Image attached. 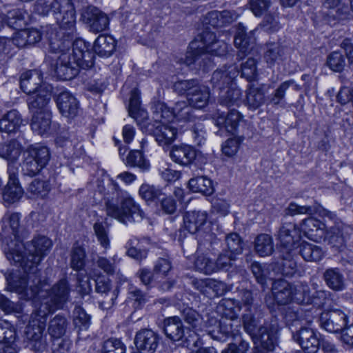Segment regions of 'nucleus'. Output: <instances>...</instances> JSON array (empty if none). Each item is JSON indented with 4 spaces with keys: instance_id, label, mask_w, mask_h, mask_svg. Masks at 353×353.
<instances>
[{
    "instance_id": "62",
    "label": "nucleus",
    "mask_w": 353,
    "mask_h": 353,
    "mask_svg": "<svg viewBox=\"0 0 353 353\" xmlns=\"http://www.w3.org/2000/svg\"><path fill=\"white\" fill-rule=\"evenodd\" d=\"M236 260V256L223 250L214 261L216 272L221 270H228L234 265Z\"/></svg>"
},
{
    "instance_id": "6",
    "label": "nucleus",
    "mask_w": 353,
    "mask_h": 353,
    "mask_svg": "<svg viewBox=\"0 0 353 353\" xmlns=\"http://www.w3.org/2000/svg\"><path fill=\"white\" fill-rule=\"evenodd\" d=\"M47 287L46 283L41 282L37 301L40 302L38 307L49 314L62 307L68 300L70 290L65 279H61L50 290Z\"/></svg>"
},
{
    "instance_id": "54",
    "label": "nucleus",
    "mask_w": 353,
    "mask_h": 353,
    "mask_svg": "<svg viewBox=\"0 0 353 353\" xmlns=\"http://www.w3.org/2000/svg\"><path fill=\"white\" fill-rule=\"evenodd\" d=\"M194 268L199 272L207 275L216 272L215 262L204 254H197Z\"/></svg>"
},
{
    "instance_id": "15",
    "label": "nucleus",
    "mask_w": 353,
    "mask_h": 353,
    "mask_svg": "<svg viewBox=\"0 0 353 353\" xmlns=\"http://www.w3.org/2000/svg\"><path fill=\"white\" fill-rule=\"evenodd\" d=\"M301 229L292 223H284L281 227L278 239L285 250L283 251V254L285 252L292 251L298 245L301 237Z\"/></svg>"
},
{
    "instance_id": "9",
    "label": "nucleus",
    "mask_w": 353,
    "mask_h": 353,
    "mask_svg": "<svg viewBox=\"0 0 353 353\" xmlns=\"http://www.w3.org/2000/svg\"><path fill=\"white\" fill-rule=\"evenodd\" d=\"M301 230L306 237L314 241L327 240L331 243H341L343 241V236L339 228L332 227L329 230H325V224L312 217L303 221Z\"/></svg>"
},
{
    "instance_id": "47",
    "label": "nucleus",
    "mask_w": 353,
    "mask_h": 353,
    "mask_svg": "<svg viewBox=\"0 0 353 353\" xmlns=\"http://www.w3.org/2000/svg\"><path fill=\"white\" fill-rule=\"evenodd\" d=\"M263 86L250 87L247 91L246 103L250 109L256 110L265 103Z\"/></svg>"
},
{
    "instance_id": "38",
    "label": "nucleus",
    "mask_w": 353,
    "mask_h": 353,
    "mask_svg": "<svg viewBox=\"0 0 353 353\" xmlns=\"http://www.w3.org/2000/svg\"><path fill=\"white\" fill-rule=\"evenodd\" d=\"M50 125V111L32 114L30 126L34 132L39 135H43L48 132Z\"/></svg>"
},
{
    "instance_id": "56",
    "label": "nucleus",
    "mask_w": 353,
    "mask_h": 353,
    "mask_svg": "<svg viewBox=\"0 0 353 353\" xmlns=\"http://www.w3.org/2000/svg\"><path fill=\"white\" fill-rule=\"evenodd\" d=\"M94 234L100 245L105 250L110 246L108 228L106 222L98 220L93 225Z\"/></svg>"
},
{
    "instance_id": "29",
    "label": "nucleus",
    "mask_w": 353,
    "mask_h": 353,
    "mask_svg": "<svg viewBox=\"0 0 353 353\" xmlns=\"http://www.w3.org/2000/svg\"><path fill=\"white\" fill-rule=\"evenodd\" d=\"M208 214L205 211H188L183 215L184 228L191 234L201 231L206 224Z\"/></svg>"
},
{
    "instance_id": "33",
    "label": "nucleus",
    "mask_w": 353,
    "mask_h": 353,
    "mask_svg": "<svg viewBox=\"0 0 353 353\" xmlns=\"http://www.w3.org/2000/svg\"><path fill=\"white\" fill-rule=\"evenodd\" d=\"M163 332L166 337L172 341H179L185 336L181 320L176 316L163 320Z\"/></svg>"
},
{
    "instance_id": "14",
    "label": "nucleus",
    "mask_w": 353,
    "mask_h": 353,
    "mask_svg": "<svg viewBox=\"0 0 353 353\" xmlns=\"http://www.w3.org/2000/svg\"><path fill=\"white\" fill-rule=\"evenodd\" d=\"M17 168L14 165L8 166V182L3 191V200L10 205L18 201L23 196V190L17 178Z\"/></svg>"
},
{
    "instance_id": "43",
    "label": "nucleus",
    "mask_w": 353,
    "mask_h": 353,
    "mask_svg": "<svg viewBox=\"0 0 353 353\" xmlns=\"http://www.w3.org/2000/svg\"><path fill=\"white\" fill-rule=\"evenodd\" d=\"M129 115L139 123V118L142 121L147 119V112L141 108L140 92L137 89L131 92L128 108Z\"/></svg>"
},
{
    "instance_id": "19",
    "label": "nucleus",
    "mask_w": 353,
    "mask_h": 353,
    "mask_svg": "<svg viewBox=\"0 0 353 353\" xmlns=\"http://www.w3.org/2000/svg\"><path fill=\"white\" fill-rule=\"evenodd\" d=\"M343 0H323L324 8L328 10L327 21L331 25L350 19L348 7L343 3Z\"/></svg>"
},
{
    "instance_id": "11",
    "label": "nucleus",
    "mask_w": 353,
    "mask_h": 353,
    "mask_svg": "<svg viewBox=\"0 0 353 353\" xmlns=\"http://www.w3.org/2000/svg\"><path fill=\"white\" fill-rule=\"evenodd\" d=\"M52 13L61 29L73 33L76 24V11L72 0H54L50 3Z\"/></svg>"
},
{
    "instance_id": "51",
    "label": "nucleus",
    "mask_w": 353,
    "mask_h": 353,
    "mask_svg": "<svg viewBox=\"0 0 353 353\" xmlns=\"http://www.w3.org/2000/svg\"><path fill=\"white\" fill-rule=\"evenodd\" d=\"M285 252L286 256H283L281 261L278 263V271L285 276H292L297 272V263L293 258L291 251Z\"/></svg>"
},
{
    "instance_id": "10",
    "label": "nucleus",
    "mask_w": 353,
    "mask_h": 353,
    "mask_svg": "<svg viewBox=\"0 0 353 353\" xmlns=\"http://www.w3.org/2000/svg\"><path fill=\"white\" fill-rule=\"evenodd\" d=\"M22 171L25 175L33 176L48 164L50 151L46 146L39 144L29 146L23 154Z\"/></svg>"
},
{
    "instance_id": "42",
    "label": "nucleus",
    "mask_w": 353,
    "mask_h": 353,
    "mask_svg": "<svg viewBox=\"0 0 353 353\" xmlns=\"http://www.w3.org/2000/svg\"><path fill=\"white\" fill-rule=\"evenodd\" d=\"M254 250L259 256L262 257L271 255L274 251L272 236L267 234L258 235L254 241Z\"/></svg>"
},
{
    "instance_id": "24",
    "label": "nucleus",
    "mask_w": 353,
    "mask_h": 353,
    "mask_svg": "<svg viewBox=\"0 0 353 353\" xmlns=\"http://www.w3.org/2000/svg\"><path fill=\"white\" fill-rule=\"evenodd\" d=\"M2 230L0 235L3 239H11L12 244L19 242L17 240L20 227L19 213H6L2 218Z\"/></svg>"
},
{
    "instance_id": "58",
    "label": "nucleus",
    "mask_w": 353,
    "mask_h": 353,
    "mask_svg": "<svg viewBox=\"0 0 353 353\" xmlns=\"http://www.w3.org/2000/svg\"><path fill=\"white\" fill-rule=\"evenodd\" d=\"M74 325L78 334L86 331L90 325V317L81 307H75L74 310Z\"/></svg>"
},
{
    "instance_id": "61",
    "label": "nucleus",
    "mask_w": 353,
    "mask_h": 353,
    "mask_svg": "<svg viewBox=\"0 0 353 353\" xmlns=\"http://www.w3.org/2000/svg\"><path fill=\"white\" fill-rule=\"evenodd\" d=\"M25 12L21 9H14L8 12L6 17L8 27L20 30L26 24Z\"/></svg>"
},
{
    "instance_id": "8",
    "label": "nucleus",
    "mask_w": 353,
    "mask_h": 353,
    "mask_svg": "<svg viewBox=\"0 0 353 353\" xmlns=\"http://www.w3.org/2000/svg\"><path fill=\"white\" fill-rule=\"evenodd\" d=\"M48 314L44 312L43 308L38 307L31 314L28 324L25 328V337L35 351H40L46 348V340L44 331Z\"/></svg>"
},
{
    "instance_id": "41",
    "label": "nucleus",
    "mask_w": 353,
    "mask_h": 353,
    "mask_svg": "<svg viewBox=\"0 0 353 353\" xmlns=\"http://www.w3.org/2000/svg\"><path fill=\"white\" fill-rule=\"evenodd\" d=\"M240 310L239 303L232 299H223L217 306L218 312L230 320L236 319Z\"/></svg>"
},
{
    "instance_id": "34",
    "label": "nucleus",
    "mask_w": 353,
    "mask_h": 353,
    "mask_svg": "<svg viewBox=\"0 0 353 353\" xmlns=\"http://www.w3.org/2000/svg\"><path fill=\"white\" fill-rule=\"evenodd\" d=\"M323 279L327 287L335 292H341L346 288V280L340 269L331 268L323 273Z\"/></svg>"
},
{
    "instance_id": "55",
    "label": "nucleus",
    "mask_w": 353,
    "mask_h": 353,
    "mask_svg": "<svg viewBox=\"0 0 353 353\" xmlns=\"http://www.w3.org/2000/svg\"><path fill=\"white\" fill-rule=\"evenodd\" d=\"M125 164L132 167H137L143 171L148 170L150 168V163L143 157L140 150H132L126 157Z\"/></svg>"
},
{
    "instance_id": "13",
    "label": "nucleus",
    "mask_w": 353,
    "mask_h": 353,
    "mask_svg": "<svg viewBox=\"0 0 353 353\" xmlns=\"http://www.w3.org/2000/svg\"><path fill=\"white\" fill-rule=\"evenodd\" d=\"M321 327L331 333L343 332L347 323V315L339 309L324 311L320 316Z\"/></svg>"
},
{
    "instance_id": "18",
    "label": "nucleus",
    "mask_w": 353,
    "mask_h": 353,
    "mask_svg": "<svg viewBox=\"0 0 353 353\" xmlns=\"http://www.w3.org/2000/svg\"><path fill=\"white\" fill-rule=\"evenodd\" d=\"M15 328L8 321H0V353H18Z\"/></svg>"
},
{
    "instance_id": "30",
    "label": "nucleus",
    "mask_w": 353,
    "mask_h": 353,
    "mask_svg": "<svg viewBox=\"0 0 353 353\" xmlns=\"http://www.w3.org/2000/svg\"><path fill=\"white\" fill-rule=\"evenodd\" d=\"M177 128L170 123H159L153 130V136L159 145L168 146L176 138Z\"/></svg>"
},
{
    "instance_id": "16",
    "label": "nucleus",
    "mask_w": 353,
    "mask_h": 353,
    "mask_svg": "<svg viewBox=\"0 0 353 353\" xmlns=\"http://www.w3.org/2000/svg\"><path fill=\"white\" fill-rule=\"evenodd\" d=\"M51 88L40 87L39 92L28 95L26 101L31 114L48 112Z\"/></svg>"
},
{
    "instance_id": "49",
    "label": "nucleus",
    "mask_w": 353,
    "mask_h": 353,
    "mask_svg": "<svg viewBox=\"0 0 353 353\" xmlns=\"http://www.w3.org/2000/svg\"><path fill=\"white\" fill-rule=\"evenodd\" d=\"M301 255L307 261H319L323 256L322 249L314 244L304 242L301 245Z\"/></svg>"
},
{
    "instance_id": "27",
    "label": "nucleus",
    "mask_w": 353,
    "mask_h": 353,
    "mask_svg": "<svg viewBox=\"0 0 353 353\" xmlns=\"http://www.w3.org/2000/svg\"><path fill=\"white\" fill-rule=\"evenodd\" d=\"M21 90L28 95L39 92L40 87H48L43 83L40 71L29 70L22 74L20 81Z\"/></svg>"
},
{
    "instance_id": "39",
    "label": "nucleus",
    "mask_w": 353,
    "mask_h": 353,
    "mask_svg": "<svg viewBox=\"0 0 353 353\" xmlns=\"http://www.w3.org/2000/svg\"><path fill=\"white\" fill-rule=\"evenodd\" d=\"M284 48L279 43H268L264 48L263 59L272 67L283 59Z\"/></svg>"
},
{
    "instance_id": "44",
    "label": "nucleus",
    "mask_w": 353,
    "mask_h": 353,
    "mask_svg": "<svg viewBox=\"0 0 353 353\" xmlns=\"http://www.w3.org/2000/svg\"><path fill=\"white\" fill-rule=\"evenodd\" d=\"M188 187L192 192L205 195H210L214 192L212 181L203 176L190 179L188 181Z\"/></svg>"
},
{
    "instance_id": "50",
    "label": "nucleus",
    "mask_w": 353,
    "mask_h": 353,
    "mask_svg": "<svg viewBox=\"0 0 353 353\" xmlns=\"http://www.w3.org/2000/svg\"><path fill=\"white\" fill-rule=\"evenodd\" d=\"M68 321L65 316L58 314L50 320L48 325L49 334L56 339H60L66 331Z\"/></svg>"
},
{
    "instance_id": "37",
    "label": "nucleus",
    "mask_w": 353,
    "mask_h": 353,
    "mask_svg": "<svg viewBox=\"0 0 353 353\" xmlns=\"http://www.w3.org/2000/svg\"><path fill=\"white\" fill-rule=\"evenodd\" d=\"M21 152V145L16 139L0 144V158L8 161V165L16 162Z\"/></svg>"
},
{
    "instance_id": "31",
    "label": "nucleus",
    "mask_w": 353,
    "mask_h": 353,
    "mask_svg": "<svg viewBox=\"0 0 353 353\" xmlns=\"http://www.w3.org/2000/svg\"><path fill=\"white\" fill-rule=\"evenodd\" d=\"M170 156L174 162L186 166L195 159L196 154L195 150L192 146L179 144L172 146Z\"/></svg>"
},
{
    "instance_id": "45",
    "label": "nucleus",
    "mask_w": 353,
    "mask_h": 353,
    "mask_svg": "<svg viewBox=\"0 0 353 353\" xmlns=\"http://www.w3.org/2000/svg\"><path fill=\"white\" fill-rule=\"evenodd\" d=\"M232 21V16L228 10H213L209 12L205 17V23L212 27H222L230 24Z\"/></svg>"
},
{
    "instance_id": "3",
    "label": "nucleus",
    "mask_w": 353,
    "mask_h": 353,
    "mask_svg": "<svg viewBox=\"0 0 353 353\" xmlns=\"http://www.w3.org/2000/svg\"><path fill=\"white\" fill-rule=\"evenodd\" d=\"M103 199L107 215L122 223L140 222L145 217L139 204L129 194L121 190L114 181L108 185Z\"/></svg>"
},
{
    "instance_id": "12",
    "label": "nucleus",
    "mask_w": 353,
    "mask_h": 353,
    "mask_svg": "<svg viewBox=\"0 0 353 353\" xmlns=\"http://www.w3.org/2000/svg\"><path fill=\"white\" fill-rule=\"evenodd\" d=\"M81 17L90 31L98 33L105 30L109 26L108 15L95 6H88L83 8Z\"/></svg>"
},
{
    "instance_id": "59",
    "label": "nucleus",
    "mask_w": 353,
    "mask_h": 353,
    "mask_svg": "<svg viewBox=\"0 0 353 353\" xmlns=\"http://www.w3.org/2000/svg\"><path fill=\"white\" fill-rule=\"evenodd\" d=\"M85 263V252L83 247L74 245L70 254V267L76 271L82 270Z\"/></svg>"
},
{
    "instance_id": "4",
    "label": "nucleus",
    "mask_w": 353,
    "mask_h": 353,
    "mask_svg": "<svg viewBox=\"0 0 353 353\" xmlns=\"http://www.w3.org/2000/svg\"><path fill=\"white\" fill-rule=\"evenodd\" d=\"M228 44L218 40L215 34L204 31L194 38L190 43L183 63L187 65L196 64L203 71L212 65L209 55L224 56L228 52Z\"/></svg>"
},
{
    "instance_id": "21",
    "label": "nucleus",
    "mask_w": 353,
    "mask_h": 353,
    "mask_svg": "<svg viewBox=\"0 0 353 353\" xmlns=\"http://www.w3.org/2000/svg\"><path fill=\"white\" fill-rule=\"evenodd\" d=\"M194 287L208 297L220 296L227 291V285L213 279H194Z\"/></svg>"
},
{
    "instance_id": "26",
    "label": "nucleus",
    "mask_w": 353,
    "mask_h": 353,
    "mask_svg": "<svg viewBox=\"0 0 353 353\" xmlns=\"http://www.w3.org/2000/svg\"><path fill=\"white\" fill-rule=\"evenodd\" d=\"M181 316L183 321L188 324L194 330L185 338L188 345H196L199 341L197 332L201 330L202 318L194 310L186 307L181 311Z\"/></svg>"
},
{
    "instance_id": "46",
    "label": "nucleus",
    "mask_w": 353,
    "mask_h": 353,
    "mask_svg": "<svg viewBox=\"0 0 353 353\" xmlns=\"http://www.w3.org/2000/svg\"><path fill=\"white\" fill-rule=\"evenodd\" d=\"M292 301L299 304H309L312 303L310 296V288L306 283H297L291 284Z\"/></svg>"
},
{
    "instance_id": "20",
    "label": "nucleus",
    "mask_w": 353,
    "mask_h": 353,
    "mask_svg": "<svg viewBox=\"0 0 353 353\" xmlns=\"http://www.w3.org/2000/svg\"><path fill=\"white\" fill-rule=\"evenodd\" d=\"M57 106L63 117H75L79 111V103L76 97L68 91L60 92L56 98Z\"/></svg>"
},
{
    "instance_id": "36",
    "label": "nucleus",
    "mask_w": 353,
    "mask_h": 353,
    "mask_svg": "<svg viewBox=\"0 0 353 353\" xmlns=\"http://www.w3.org/2000/svg\"><path fill=\"white\" fill-rule=\"evenodd\" d=\"M151 239L149 237H143L141 239L134 236L129 239L127 243V254L130 257L141 261L145 259L148 255V251L145 248H142L141 244H150Z\"/></svg>"
},
{
    "instance_id": "48",
    "label": "nucleus",
    "mask_w": 353,
    "mask_h": 353,
    "mask_svg": "<svg viewBox=\"0 0 353 353\" xmlns=\"http://www.w3.org/2000/svg\"><path fill=\"white\" fill-rule=\"evenodd\" d=\"M228 88L226 92H222L220 94V103L228 107L239 105L241 101V90L235 83Z\"/></svg>"
},
{
    "instance_id": "25",
    "label": "nucleus",
    "mask_w": 353,
    "mask_h": 353,
    "mask_svg": "<svg viewBox=\"0 0 353 353\" xmlns=\"http://www.w3.org/2000/svg\"><path fill=\"white\" fill-rule=\"evenodd\" d=\"M256 31L257 29H255L248 33L245 26L241 24L239 25L234 38V45L239 49L237 56L240 59H242L245 54L252 50L255 43V38L253 34Z\"/></svg>"
},
{
    "instance_id": "1",
    "label": "nucleus",
    "mask_w": 353,
    "mask_h": 353,
    "mask_svg": "<svg viewBox=\"0 0 353 353\" xmlns=\"http://www.w3.org/2000/svg\"><path fill=\"white\" fill-rule=\"evenodd\" d=\"M50 47L55 53H60L55 65V72L61 80H71L80 69L88 70L94 65V54L90 45L85 40L77 39L71 42L69 39H50Z\"/></svg>"
},
{
    "instance_id": "23",
    "label": "nucleus",
    "mask_w": 353,
    "mask_h": 353,
    "mask_svg": "<svg viewBox=\"0 0 353 353\" xmlns=\"http://www.w3.org/2000/svg\"><path fill=\"white\" fill-rule=\"evenodd\" d=\"M293 339L306 353H316L321 344L316 333L308 327L301 328L293 334Z\"/></svg>"
},
{
    "instance_id": "63",
    "label": "nucleus",
    "mask_w": 353,
    "mask_h": 353,
    "mask_svg": "<svg viewBox=\"0 0 353 353\" xmlns=\"http://www.w3.org/2000/svg\"><path fill=\"white\" fill-rule=\"evenodd\" d=\"M259 26L266 32H274L281 28L279 17L276 12L265 14Z\"/></svg>"
},
{
    "instance_id": "52",
    "label": "nucleus",
    "mask_w": 353,
    "mask_h": 353,
    "mask_svg": "<svg viewBox=\"0 0 353 353\" xmlns=\"http://www.w3.org/2000/svg\"><path fill=\"white\" fill-rule=\"evenodd\" d=\"M192 106L188 105L186 101H178L175 103L173 110V119L179 121H194Z\"/></svg>"
},
{
    "instance_id": "64",
    "label": "nucleus",
    "mask_w": 353,
    "mask_h": 353,
    "mask_svg": "<svg viewBox=\"0 0 353 353\" xmlns=\"http://www.w3.org/2000/svg\"><path fill=\"white\" fill-rule=\"evenodd\" d=\"M125 346L117 339H109L103 343L101 353H125Z\"/></svg>"
},
{
    "instance_id": "60",
    "label": "nucleus",
    "mask_w": 353,
    "mask_h": 353,
    "mask_svg": "<svg viewBox=\"0 0 353 353\" xmlns=\"http://www.w3.org/2000/svg\"><path fill=\"white\" fill-rule=\"evenodd\" d=\"M243 244V241L238 234L231 233L225 237L226 247L224 250L237 256L242 253Z\"/></svg>"
},
{
    "instance_id": "28",
    "label": "nucleus",
    "mask_w": 353,
    "mask_h": 353,
    "mask_svg": "<svg viewBox=\"0 0 353 353\" xmlns=\"http://www.w3.org/2000/svg\"><path fill=\"white\" fill-rule=\"evenodd\" d=\"M23 120L19 112L15 109L7 112L0 119V132L12 135L16 134L23 125Z\"/></svg>"
},
{
    "instance_id": "17",
    "label": "nucleus",
    "mask_w": 353,
    "mask_h": 353,
    "mask_svg": "<svg viewBox=\"0 0 353 353\" xmlns=\"http://www.w3.org/2000/svg\"><path fill=\"white\" fill-rule=\"evenodd\" d=\"M239 73V71L236 65H225L213 72L210 81L213 87L221 90L234 84V81Z\"/></svg>"
},
{
    "instance_id": "7",
    "label": "nucleus",
    "mask_w": 353,
    "mask_h": 353,
    "mask_svg": "<svg viewBox=\"0 0 353 353\" xmlns=\"http://www.w3.org/2000/svg\"><path fill=\"white\" fill-rule=\"evenodd\" d=\"M174 89L180 94L186 93L189 104L196 109L206 107L210 101L209 87L196 79L179 81L174 83Z\"/></svg>"
},
{
    "instance_id": "2",
    "label": "nucleus",
    "mask_w": 353,
    "mask_h": 353,
    "mask_svg": "<svg viewBox=\"0 0 353 353\" xmlns=\"http://www.w3.org/2000/svg\"><path fill=\"white\" fill-rule=\"evenodd\" d=\"M52 247L51 239L46 236L38 235L26 245L16 242L6 252V257L11 263L37 274L40 262L48 254Z\"/></svg>"
},
{
    "instance_id": "5",
    "label": "nucleus",
    "mask_w": 353,
    "mask_h": 353,
    "mask_svg": "<svg viewBox=\"0 0 353 353\" xmlns=\"http://www.w3.org/2000/svg\"><path fill=\"white\" fill-rule=\"evenodd\" d=\"M22 269L23 274L12 273L6 276L8 290L18 293L25 299H32L37 302L41 285L39 271L33 275L30 271Z\"/></svg>"
},
{
    "instance_id": "40",
    "label": "nucleus",
    "mask_w": 353,
    "mask_h": 353,
    "mask_svg": "<svg viewBox=\"0 0 353 353\" xmlns=\"http://www.w3.org/2000/svg\"><path fill=\"white\" fill-rule=\"evenodd\" d=\"M153 119L156 125L166 123L173 119V110L163 102L157 101L152 105Z\"/></svg>"
},
{
    "instance_id": "57",
    "label": "nucleus",
    "mask_w": 353,
    "mask_h": 353,
    "mask_svg": "<svg viewBox=\"0 0 353 353\" xmlns=\"http://www.w3.org/2000/svg\"><path fill=\"white\" fill-rule=\"evenodd\" d=\"M50 190L48 181L39 179L33 180L28 188V192L34 197L44 198Z\"/></svg>"
},
{
    "instance_id": "35",
    "label": "nucleus",
    "mask_w": 353,
    "mask_h": 353,
    "mask_svg": "<svg viewBox=\"0 0 353 353\" xmlns=\"http://www.w3.org/2000/svg\"><path fill=\"white\" fill-rule=\"evenodd\" d=\"M117 43L114 39L109 35H99L93 43V51L101 57H110L116 50Z\"/></svg>"
},
{
    "instance_id": "53",
    "label": "nucleus",
    "mask_w": 353,
    "mask_h": 353,
    "mask_svg": "<svg viewBox=\"0 0 353 353\" xmlns=\"http://www.w3.org/2000/svg\"><path fill=\"white\" fill-rule=\"evenodd\" d=\"M293 85L296 87L297 86L295 84V81L292 79L281 83L274 90V93L268 97V103L273 105H282L287 90Z\"/></svg>"
},
{
    "instance_id": "22",
    "label": "nucleus",
    "mask_w": 353,
    "mask_h": 353,
    "mask_svg": "<svg viewBox=\"0 0 353 353\" xmlns=\"http://www.w3.org/2000/svg\"><path fill=\"white\" fill-rule=\"evenodd\" d=\"M277 328L272 324H265L259 327L255 334L254 342L256 346H260L266 351H272L276 343Z\"/></svg>"
},
{
    "instance_id": "32",
    "label": "nucleus",
    "mask_w": 353,
    "mask_h": 353,
    "mask_svg": "<svg viewBox=\"0 0 353 353\" xmlns=\"http://www.w3.org/2000/svg\"><path fill=\"white\" fill-rule=\"evenodd\" d=\"M291 283L282 279L274 281L272 286V294L274 301L284 305L292 301Z\"/></svg>"
}]
</instances>
